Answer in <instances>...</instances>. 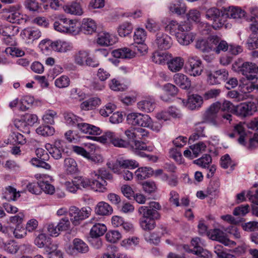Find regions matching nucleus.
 Here are the masks:
<instances>
[{
  "mask_svg": "<svg viewBox=\"0 0 258 258\" xmlns=\"http://www.w3.org/2000/svg\"><path fill=\"white\" fill-rule=\"evenodd\" d=\"M66 122L72 126H77V128L83 133L92 135L85 137L88 139L98 142L102 144L111 143L115 147L126 148L128 145V141L123 140L114 132L107 131L100 137L102 130L98 126L82 122V119L77 116L72 112H66L64 114Z\"/></svg>",
  "mask_w": 258,
  "mask_h": 258,
  "instance_id": "nucleus-1",
  "label": "nucleus"
},
{
  "mask_svg": "<svg viewBox=\"0 0 258 258\" xmlns=\"http://www.w3.org/2000/svg\"><path fill=\"white\" fill-rule=\"evenodd\" d=\"M161 209L159 203L154 201L150 202L148 206H142L139 208L138 213L141 216L140 225L143 230L149 231L155 228V220L160 218L158 210Z\"/></svg>",
  "mask_w": 258,
  "mask_h": 258,
  "instance_id": "nucleus-2",
  "label": "nucleus"
},
{
  "mask_svg": "<svg viewBox=\"0 0 258 258\" xmlns=\"http://www.w3.org/2000/svg\"><path fill=\"white\" fill-rule=\"evenodd\" d=\"M246 127L258 130V118H254L247 124L239 122L234 126V132L239 136L238 143L241 145L245 146L246 141L248 140L249 143L247 147L252 150L258 146V137L254 135L252 138H249L245 131Z\"/></svg>",
  "mask_w": 258,
  "mask_h": 258,
  "instance_id": "nucleus-3",
  "label": "nucleus"
},
{
  "mask_svg": "<svg viewBox=\"0 0 258 258\" xmlns=\"http://www.w3.org/2000/svg\"><path fill=\"white\" fill-rule=\"evenodd\" d=\"M233 71L245 76L250 80H257L256 74L258 72V67L254 63L243 62L242 59H238L232 64Z\"/></svg>",
  "mask_w": 258,
  "mask_h": 258,
  "instance_id": "nucleus-4",
  "label": "nucleus"
},
{
  "mask_svg": "<svg viewBox=\"0 0 258 258\" xmlns=\"http://www.w3.org/2000/svg\"><path fill=\"white\" fill-rule=\"evenodd\" d=\"M53 28L55 30L61 32L72 34H76L78 30L76 24L72 20L65 18L63 16L59 15L53 23Z\"/></svg>",
  "mask_w": 258,
  "mask_h": 258,
  "instance_id": "nucleus-5",
  "label": "nucleus"
},
{
  "mask_svg": "<svg viewBox=\"0 0 258 258\" xmlns=\"http://www.w3.org/2000/svg\"><path fill=\"white\" fill-rule=\"evenodd\" d=\"M206 18L213 21L212 26L214 29H220L225 22L224 9L220 11L216 7L211 8L206 11Z\"/></svg>",
  "mask_w": 258,
  "mask_h": 258,
  "instance_id": "nucleus-6",
  "label": "nucleus"
},
{
  "mask_svg": "<svg viewBox=\"0 0 258 258\" xmlns=\"http://www.w3.org/2000/svg\"><path fill=\"white\" fill-rule=\"evenodd\" d=\"M91 211V209L89 207H83L80 210L76 207H71L69 210L70 220L74 225H77L80 221L89 217Z\"/></svg>",
  "mask_w": 258,
  "mask_h": 258,
  "instance_id": "nucleus-7",
  "label": "nucleus"
},
{
  "mask_svg": "<svg viewBox=\"0 0 258 258\" xmlns=\"http://www.w3.org/2000/svg\"><path fill=\"white\" fill-rule=\"evenodd\" d=\"M165 29L171 35H175L177 37L181 32L190 31L191 27L187 23H178L176 20H171L168 21Z\"/></svg>",
  "mask_w": 258,
  "mask_h": 258,
  "instance_id": "nucleus-8",
  "label": "nucleus"
},
{
  "mask_svg": "<svg viewBox=\"0 0 258 258\" xmlns=\"http://www.w3.org/2000/svg\"><path fill=\"white\" fill-rule=\"evenodd\" d=\"M220 109V102H216L211 105L204 114L203 119L204 121L215 126H218L219 123L217 120V113Z\"/></svg>",
  "mask_w": 258,
  "mask_h": 258,
  "instance_id": "nucleus-9",
  "label": "nucleus"
},
{
  "mask_svg": "<svg viewBox=\"0 0 258 258\" xmlns=\"http://www.w3.org/2000/svg\"><path fill=\"white\" fill-rule=\"evenodd\" d=\"M126 120L128 123L131 125H138L146 127L149 125L151 122V118L147 114L131 113L127 115Z\"/></svg>",
  "mask_w": 258,
  "mask_h": 258,
  "instance_id": "nucleus-10",
  "label": "nucleus"
},
{
  "mask_svg": "<svg viewBox=\"0 0 258 258\" xmlns=\"http://www.w3.org/2000/svg\"><path fill=\"white\" fill-rule=\"evenodd\" d=\"M187 61L189 66L187 68V73L194 77L201 75L203 70L201 60L197 56L190 55L188 57Z\"/></svg>",
  "mask_w": 258,
  "mask_h": 258,
  "instance_id": "nucleus-11",
  "label": "nucleus"
},
{
  "mask_svg": "<svg viewBox=\"0 0 258 258\" xmlns=\"http://www.w3.org/2000/svg\"><path fill=\"white\" fill-rule=\"evenodd\" d=\"M154 43L157 48L161 50L170 48L172 44L171 38L163 32L156 33Z\"/></svg>",
  "mask_w": 258,
  "mask_h": 258,
  "instance_id": "nucleus-12",
  "label": "nucleus"
},
{
  "mask_svg": "<svg viewBox=\"0 0 258 258\" xmlns=\"http://www.w3.org/2000/svg\"><path fill=\"white\" fill-rule=\"evenodd\" d=\"M20 35L27 43L31 44L41 37V32L38 28L28 27L23 30Z\"/></svg>",
  "mask_w": 258,
  "mask_h": 258,
  "instance_id": "nucleus-13",
  "label": "nucleus"
},
{
  "mask_svg": "<svg viewBox=\"0 0 258 258\" xmlns=\"http://www.w3.org/2000/svg\"><path fill=\"white\" fill-rule=\"evenodd\" d=\"M228 78V72L224 69H222L209 74L208 82L211 85H217L221 84L222 82H225Z\"/></svg>",
  "mask_w": 258,
  "mask_h": 258,
  "instance_id": "nucleus-14",
  "label": "nucleus"
},
{
  "mask_svg": "<svg viewBox=\"0 0 258 258\" xmlns=\"http://www.w3.org/2000/svg\"><path fill=\"white\" fill-rule=\"evenodd\" d=\"M183 105L190 110H195L200 108L203 103L202 97L197 94L188 96L187 101L182 100Z\"/></svg>",
  "mask_w": 258,
  "mask_h": 258,
  "instance_id": "nucleus-15",
  "label": "nucleus"
},
{
  "mask_svg": "<svg viewBox=\"0 0 258 258\" xmlns=\"http://www.w3.org/2000/svg\"><path fill=\"white\" fill-rule=\"evenodd\" d=\"M255 108V104L250 102L248 103H242L235 107L234 111L237 115L246 116L251 115Z\"/></svg>",
  "mask_w": 258,
  "mask_h": 258,
  "instance_id": "nucleus-16",
  "label": "nucleus"
},
{
  "mask_svg": "<svg viewBox=\"0 0 258 258\" xmlns=\"http://www.w3.org/2000/svg\"><path fill=\"white\" fill-rule=\"evenodd\" d=\"M224 15L225 20L227 18L241 19L245 17V12L239 7L231 6L224 8Z\"/></svg>",
  "mask_w": 258,
  "mask_h": 258,
  "instance_id": "nucleus-17",
  "label": "nucleus"
},
{
  "mask_svg": "<svg viewBox=\"0 0 258 258\" xmlns=\"http://www.w3.org/2000/svg\"><path fill=\"white\" fill-rule=\"evenodd\" d=\"M34 243L38 247H45L46 250L53 249L55 247V244L52 243L51 238L43 233L40 234L36 237Z\"/></svg>",
  "mask_w": 258,
  "mask_h": 258,
  "instance_id": "nucleus-18",
  "label": "nucleus"
},
{
  "mask_svg": "<svg viewBox=\"0 0 258 258\" xmlns=\"http://www.w3.org/2000/svg\"><path fill=\"white\" fill-rule=\"evenodd\" d=\"M64 142L61 140L55 141L53 146L47 149L52 157L58 160L61 158L62 153L64 151L63 146Z\"/></svg>",
  "mask_w": 258,
  "mask_h": 258,
  "instance_id": "nucleus-19",
  "label": "nucleus"
},
{
  "mask_svg": "<svg viewBox=\"0 0 258 258\" xmlns=\"http://www.w3.org/2000/svg\"><path fill=\"white\" fill-rule=\"evenodd\" d=\"M52 180V177L49 175L44 174L40 175L39 185L41 187V190H42L48 194H53L55 191V188L53 185L49 183V181Z\"/></svg>",
  "mask_w": 258,
  "mask_h": 258,
  "instance_id": "nucleus-20",
  "label": "nucleus"
},
{
  "mask_svg": "<svg viewBox=\"0 0 258 258\" xmlns=\"http://www.w3.org/2000/svg\"><path fill=\"white\" fill-rule=\"evenodd\" d=\"M254 80L242 78L240 81L239 87L244 93H250L254 90H258V84L255 83Z\"/></svg>",
  "mask_w": 258,
  "mask_h": 258,
  "instance_id": "nucleus-21",
  "label": "nucleus"
},
{
  "mask_svg": "<svg viewBox=\"0 0 258 258\" xmlns=\"http://www.w3.org/2000/svg\"><path fill=\"white\" fill-rule=\"evenodd\" d=\"M112 55L116 58L131 59L135 57L136 52L128 47H122L113 50Z\"/></svg>",
  "mask_w": 258,
  "mask_h": 258,
  "instance_id": "nucleus-22",
  "label": "nucleus"
},
{
  "mask_svg": "<svg viewBox=\"0 0 258 258\" xmlns=\"http://www.w3.org/2000/svg\"><path fill=\"white\" fill-rule=\"evenodd\" d=\"M164 94L161 95L160 98L164 102H168L172 97L177 94L178 89L174 85L168 83L163 86Z\"/></svg>",
  "mask_w": 258,
  "mask_h": 258,
  "instance_id": "nucleus-23",
  "label": "nucleus"
},
{
  "mask_svg": "<svg viewBox=\"0 0 258 258\" xmlns=\"http://www.w3.org/2000/svg\"><path fill=\"white\" fill-rule=\"evenodd\" d=\"M184 60L181 57H175L168 59L167 66L169 70L173 73L180 71L183 67Z\"/></svg>",
  "mask_w": 258,
  "mask_h": 258,
  "instance_id": "nucleus-24",
  "label": "nucleus"
},
{
  "mask_svg": "<svg viewBox=\"0 0 258 258\" xmlns=\"http://www.w3.org/2000/svg\"><path fill=\"white\" fill-rule=\"evenodd\" d=\"M81 29L85 34H91L96 31L97 24L95 21L91 18H84L82 20Z\"/></svg>",
  "mask_w": 258,
  "mask_h": 258,
  "instance_id": "nucleus-25",
  "label": "nucleus"
},
{
  "mask_svg": "<svg viewBox=\"0 0 258 258\" xmlns=\"http://www.w3.org/2000/svg\"><path fill=\"white\" fill-rule=\"evenodd\" d=\"M73 247L70 253L73 254L75 252L81 253H85L89 251V247L88 245L82 239L79 238H75L73 241ZM71 250L70 248L69 250ZM69 252V251H68Z\"/></svg>",
  "mask_w": 258,
  "mask_h": 258,
  "instance_id": "nucleus-26",
  "label": "nucleus"
},
{
  "mask_svg": "<svg viewBox=\"0 0 258 258\" xmlns=\"http://www.w3.org/2000/svg\"><path fill=\"white\" fill-rule=\"evenodd\" d=\"M208 237L213 240L218 241L224 244H228L226 234L219 229H214L207 232Z\"/></svg>",
  "mask_w": 258,
  "mask_h": 258,
  "instance_id": "nucleus-27",
  "label": "nucleus"
},
{
  "mask_svg": "<svg viewBox=\"0 0 258 258\" xmlns=\"http://www.w3.org/2000/svg\"><path fill=\"white\" fill-rule=\"evenodd\" d=\"M116 41V38L107 32H101L99 34L97 39L98 44L103 46H109L114 44Z\"/></svg>",
  "mask_w": 258,
  "mask_h": 258,
  "instance_id": "nucleus-28",
  "label": "nucleus"
},
{
  "mask_svg": "<svg viewBox=\"0 0 258 258\" xmlns=\"http://www.w3.org/2000/svg\"><path fill=\"white\" fill-rule=\"evenodd\" d=\"M89 54V51L85 49H79L75 51L72 58L74 62L80 67H84L86 57Z\"/></svg>",
  "mask_w": 258,
  "mask_h": 258,
  "instance_id": "nucleus-29",
  "label": "nucleus"
},
{
  "mask_svg": "<svg viewBox=\"0 0 258 258\" xmlns=\"http://www.w3.org/2000/svg\"><path fill=\"white\" fill-rule=\"evenodd\" d=\"M131 149L135 154L142 157H144L146 154L141 151H148L149 152L153 151L152 147H147L144 143L139 141H135L134 145L131 146Z\"/></svg>",
  "mask_w": 258,
  "mask_h": 258,
  "instance_id": "nucleus-30",
  "label": "nucleus"
},
{
  "mask_svg": "<svg viewBox=\"0 0 258 258\" xmlns=\"http://www.w3.org/2000/svg\"><path fill=\"white\" fill-rule=\"evenodd\" d=\"M174 83L183 89H188L190 88L191 82L187 77L182 74L178 73L173 77Z\"/></svg>",
  "mask_w": 258,
  "mask_h": 258,
  "instance_id": "nucleus-31",
  "label": "nucleus"
},
{
  "mask_svg": "<svg viewBox=\"0 0 258 258\" xmlns=\"http://www.w3.org/2000/svg\"><path fill=\"white\" fill-rule=\"evenodd\" d=\"M63 9L66 13L76 16H81L84 13L81 5L75 2L64 6Z\"/></svg>",
  "mask_w": 258,
  "mask_h": 258,
  "instance_id": "nucleus-32",
  "label": "nucleus"
},
{
  "mask_svg": "<svg viewBox=\"0 0 258 258\" xmlns=\"http://www.w3.org/2000/svg\"><path fill=\"white\" fill-rule=\"evenodd\" d=\"M20 197L19 191L12 186H8L5 187L3 192L2 198L7 201H16Z\"/></svg>",
  "mask_w": 258,
  "mask_h": 258,
  "instance_id": "nucleus-33",
  "label": "nucleus"
},
{
  "mask_svg": "<svg viewBox=\"0 0 258 258\" xmlns=\"http://www.w3.org/2000/svg\"><path fill=\"white\" fill-rule=\"evenodd\" d=\"M196 34L189 31L181 32L176 39L181 45H187L192 42L196 38Z\"/></svg>",
  "mask_w": 258,
  "mask_h": 258,
  "instance_id": "nucleus-34",
  "label": "nucleus"
},
{
  "mask_svg": "<svg viewBox=\"0 0 258 258\" xmlns=\"http://www.w3.org/2000/svg\"><path fill=\"white\" fill-rule=\"evenodd\" d=\"M63 167L65 172L68 174L76 173L78 171L77 163L72 158H67L64 160Z\"/></svg>",
  "mask_w": 258,
  "mask_h": 258,
  "instance_id": "nucleus-35",
  "label": "nucleus"
},
{
  "mask_svg": "<svg viewBox=\"0 0 258 258\" xmlns=\"http://www.w3.org/2000/svg\"><path fill=\"white\" fill-rule=\"evenodd\" d=\"M213 38L209 41L206 39H199L196 43V48L203 52H209L213 49Z\"/></svg>",
  "mask_w": 258,
  "mask_h": 258,
  "instance_id": "nucleus-36",
  "label": "nucleus"
},
{
  "mask_svg": "<svg viewBox=\"0 0 258 258\" xmlns=\"http://www.w3.org/2000/svg\"><path fill=\"white\" fill-rule=\"evenodd\" d=\"M137 105L139 109L147 112H150L155 109V103L154 99L148 98L139 102Z\"/></svg>",
  "mask_w": 258,
  "mask_h": 258,
  "instance_id": "nucleus-37",
  "label": "nucleus"
},
{
  "mask_svg": "<svg viewBox=\"0 0 258 258\" xmlns=\"http://www.w3.org/2000/svg\"><path fill=\"white\" fill-rule=\"evenodd\" d=\"M53 50L60 52H66L73 48V46L70 42L60 40L53 42Z\"/></svg>",
  "mask_w": 258,
  "mask_h": 258,
  "instance_id": "nucleus-38",
  "label": "nucleus"
},
{
  "mask_svg": "<svg viewBox=\"0 0 258 258\" xmlns=\"http://www.w3.org/2000/svg\"><path fill=\"white\" fill-rule=\"evenodd\" d=\"M153 174V170L151 167H144L138 168L135 173L136 178L144 180Z\"/></svg>",
  "mask_w": 258,
  "mask_h": 258,
  "instance_id": "nucleus-39",
  "label": "nucleus"
},
{
  "mask_svg": "<svg viewBox=\"0 0 258 258\" xmlns=\"http://www.w3.org/2000/svg\"><path fill=\"white\" fill-rule=\"evenodd\" d=\"M107 230L106 226L103 224L97 223L93 226L90 231L91 238H98L102 236Z\"/></svg>",
  "mask_w": 258,
  "mask_h": 258,
  "instance_id": "nucleus-40",
  "label": "nucleus"
},
{
  "mask_svg": "<svg viewBox=\"0 0 258 258\" xmlns=\"http://www.w3.org/2000/svg\"><path fill=\"white\" fill-rule=\"evenodd\" d=\"M112 207L107 203L104 202H99L95 208V212L99 215H108L112 212Z\"/></svg>",
  "mask_w": 258,
  "mask_h": 258,
  "instance_id": "nucleus-41",
  "label": "nucleus"
},
{
  "mask_svg": "<svg viewBox=\"0 0 258 258\" xmlns=\"http://www.w3.org/2000/svg\"><path fill=\"white\" fill-rule=\"evenodd\" d=\"M171 58V55L166 52L156 51L153 54L152 60L159 64H167V61Z\"/></svg>",
  "mask_w": 258,
  "mask_h": 258,
  "instance_id": "nucleus-42",
  "label": "nucleus"
},
{
  "mask_svg": "<svg viewBox=\"0 0 258 258\" xmlns=\"http://www.w3.org/2000/svg\"><path fill=\"white\" fill-rule=\"evenodd\" d=\"M100 103L101 100L99 98L93 97L83 102L80 105V107L82 110H89L99 105Z\"/></svg>",
  "mask_w": 258,
  "mask_h": 258,
  "instance_id": "nucleus-43",
  "label": "nucleus"
},
{
  "mask_svg": "<svg viewBox=\"0 0 258 258\" xmlns=\"http://www.w3.org/2000/svg\"><path fill=\"white\" fill-rule=\"evenodd\" d=\"M26 143V139L21 134L17 132H12L8 138V143L14 145L17 144L24 145Z\"/></svg>",
  "mask_w": 258,
  "mask_h": 258,
  "instance_id": "nucleus-44",
  "label": "nucleus"
},
{
  "mask_svg": "<svg viewBox=\"0 0 258 258\" xmlns=\"http://www.w3.org/2000/svg\"><path fill=\"white\" fill-rule=\"evenodd\" d=\"M213 49L217 53H219L221 51H225L228 50L229 46L227 43L224 40L219 41L217 38H213L212 40Z\"/></svg>",
  "mask_w": 258,
  "mask_h": 258,
  "instance_id": "nucleus-45",
  "label": "nucleus"
},
{
  "mask_svg": "<svg viewBox=\"0 0 258 258\" xmlns=\"http://www.w3.org/2000/svg\"><path fill=\"white\" fill-rule=\"evenodd\" d=\"M133 30L132 24L127 22L121 24L117 28L118 35L121 37H126L131 34Z\"/></svg>",
  "mask_w": 258,
  "mask_h": 258,
  "instance_id": "nucleus-46",
  "label": "nucleus"
},
{
  "mask_svg": "<svg viewBox=\"0 0 258 258\" xmlns=\"http://www.w3.org/2000/svg\"><path fill=\"white\" fill-rule=\"evenodd\" d=\"M107 182L104 179L97 177L96 179L91 181V186L92 188L97 191L104 192L106 190Z\"/></svg>",
  "mask_w": 258,
  "mask_h": 258,
  "instance_id": "nucleus-47",
  "label": "nucleus"
},
{
  "mask_svg": "<svg viewBox=\"0 0 258 258\" xmlns=\"http://www.w3.org/2000/svg\"><path fill=\"white\" fill-rule=\"evenodd\" d=\"M74 178L78 190L82 188H88L91 186V180L88 178L78 176L74 177Z\"/></svg>",
  "mask_w": 258,
  "mask_h": 258,
  "instance_id": "nucleus-48",
  "label": "nucleus"
},
{
  "mask_svg": "<svg viewBox=\"0 0 258 258\" xmlns=\"http://www.w3.org/2000/svg\"><path fill=\"white\" fill-rule=\"evenodd\" d=\"M168 8L172 13L177 15L183 14L186 12V7L182 5L179 1L177 4L171 3Z\"/></svg>",
  "mask_w": 258,
  "mask_h": 258,
  "instance_id": "nucleus-49",
  "label": "nucleus"
},
{
  "mask_svg": "<svg viewBox=\"0 0 258 258\" xmlns=\"http://www.w3.org/2000/svg\"><path fill=\"white\" fill-rule=\"evenodd\" d=\"M191 244L194 246L193 249L189 248L187 245H184V249L187 251L188 252L192 253V251L199 250L200 248H203L201 246L204 245V242L202 240V239L199 237H195L192 239L191 241Z\"/></svg>",
  "mask_w": 258,
  "mask_h": 258,
  "instance_id": "nucleus-50",
  "label": "nucleus"
},
{
  "mask_svg": "<svg viewBox=\"0 0 258 258\" xmlns=\"http://www.w3.org/2000/svg\"><path fill=\"white\" fill-rule=\"evenodd\" d=\"M54 128L50 125H41L36 130V132L38 135L43 136H49L54 134Z\"/></svg>",
  "mask_w": 258,
  "mask_h": 258,
  "instance_id": "nucleus-51",
  "label": "nucleus"
},
{
  "mask_svg": "<svg viewBox=\"0 0 258 258\" xmlns=\"http://www.w3.org/2000/svg\"><path fill=\"white\" fill-rule=\"evenodd\" d=\"M212 162V158L209 154H205L202 157L194 161V163L203 167H209L210 163Z\"/></svg>",
  "mask_w": 258,
  "mask_h": 258,
  "instance_id": "nucleus-52",
  "label": "nucleus"
},
{
  "mask_svg": "<svg viewBox=\"0 0 258 258\" xmlns=\"http://www.w3.org/2000/svg\"><path fill=\"white\" fill-rule=\"evenodd\" d=\"M246 47L250 50L258 48V35L256 33L250 35L246 42Z\"/></svg>",
  "mask_w": 258,
  "mask_h": 258,
  "instance_id": "nucleus-53",
  "label": "nucleus"
},
{
  "mask_svg": "<svg viewBox=\"0 0 258 258\" xmlns=\"http://www.w3.org/2000/svg\"><path fill=\"white\" fill-rule=\"evenodd\" d=\"M190 148L193 153V157H197L200 154L204 152L206 149V146L203 142H199L190 146Z\"/></svg>",
  "mask_w": 258,
  "mask_h": 258,
  "instance_id": "nucleus-54",
  "label": "nucleus"
},
{
  "mask_svg": "<svg viewBox=\"0 0 258 258\" xmlns=\"http://www.w3.org/2000/svg\"><path fill=\"white\" fill-rule=\"evenodd\" d=\"M54 84L58 88H67L70 85V80L68 76L62 75L55 80Z\"/></svg>",
  "mask_w": 258,
  "mask_h": 258,
  "instance_id": "nucleus-55",
  "label": "nucleus"
},
{
  "mask_svg": "<svg viewBox=\"0 0 258 258\" xmlns=\"http://www.w3.org/2000/svg\"><path fill=\"white\" fill-rule=\"evenodd\" d=\"M146 38V33L145 30L143 28H138L136 30L134 35V39L136 43L139 44L144 42Z\"/></svg>",
  "mask_w": 258,
  "mask_h": 258,
  "instance_id": "nucleus-56",
  "label": "nucleus"
},
{
  "mask_svg": "<svg viewBox=\"0 0 258 258\" xmlns=\"http://www.w3.org/2000/svg\"><path fill=\"white\" fill-rule=\"evenodd\" d=\"M118 165L123 169H134L139 166L138 162L134 160H120L118 161Z\"/></svg>",
  "mask_w": 258,
  "mask_h": 258,
  "instance_id": "nucleus-57",
  "label": "nucleus"
},
{
  "mask_svg": "<svg viewBox=\"0 0 258 258\" xmlns=\"http://www.w3.org/2000/svg\"><path fill=\"white\" fill-rule=\"evenodd\" d=\"M56 117V112L52 110H48L45 111L42 117V119L46 123L52 124L54 123V118Z\"/></svg>",
  "mask_w": 258,
  "mask_h": 258,
  "instance_id": "nucleus-58",
  "label": "nucleus"
},
{
  "mask_svg": "<svg viewBox=\"0 0 258 258\" xmlns=\"http://www.w3.org/2000/svg\"><path fill=\"white\" fill-rule=\"evenodd\" d=\"M144 238L148 243L155 245H157L160 242V237L155 232L145 233Z\"/></svg>",
  "mask_w": 258,
  "mask_h": 258,
  "instance_id": "nucleus-59",
  "label": "nucleus"
},
{
  "mask_svg": "<svg viewBox=\"0 0 258 258\" xmlns=\"http://www.w3.org/2000/svg\"><path fill=\"white\" fill-rule=\"evenodd\" d=\"M186 17L189 21L199 23L201 20V13L198 10L192 9L187 13Z\"/></svg>",
  "mask_w": 258,
  "mask_h": 258,
  "instance_id": "nucleus-60",
  "label": "nucleus"
},
{
  "mask_svg": "<svg viewBox=\"0 0 258 258\" xmlns=\"http://www.w3.org/2000/svg\"><path fill=\"white\" fill-rule=\"evenodd\" d=\"M121 237L120 233L117 230L108 231L105 235L106 240L111 243H114L118 240Z\"/></svg>",
  "mask_w": 258,
  "mask_h": 258,
  "instance_id": "nucleus-61",
  "label": "nucleus"
},
{
  "mask_svg": "<svg viewBox=\"0 0 258 258\" xmlns=\"http://www.w3.org/2000/svg\"><path fill=\"white\" fill-rule=\"evenodd\" d=\"M4 250L8 253L15 254L19 250V246L14 241L9 240L6 242Z\"/></svg>",
  "mask_w": 258,
  "mask_h": 258,
  "instance_id": "nucleus-62",
  "label": "nucleus"
},
{
  "mask_svg": "<svg viewBox=\"0 0 258 258\" xmlns=\"http://www.w3.org/2000/svg\"><path fill=\"white\" fill-rule=\"evenodd\" d=\"M15 126L20 131L24 133H29V126L22 117L21 119L15 120L14 122Z\"/></svg>",
  "mask_w": 258,
  "mask_h": 258,
  "instance_id": "nucleus-63",
  "label": "nucleus"
},
{
  "mask_svg": "<svg viewBox=\"0 0 258 258\" xmlns=\"http://www.w3.org/2000/svg\"><path fill=\"white\" fill-rule=\"evenodd\" d=\"M246 196L251 203L258 206V188L254 190L251 188L247 191Z\"/></svg>",
  "mask_w": 258,
  "mask_h": 258,
  "instance_id": "nucleus-64",
  "label": "nucleus"
}]
</instances>
